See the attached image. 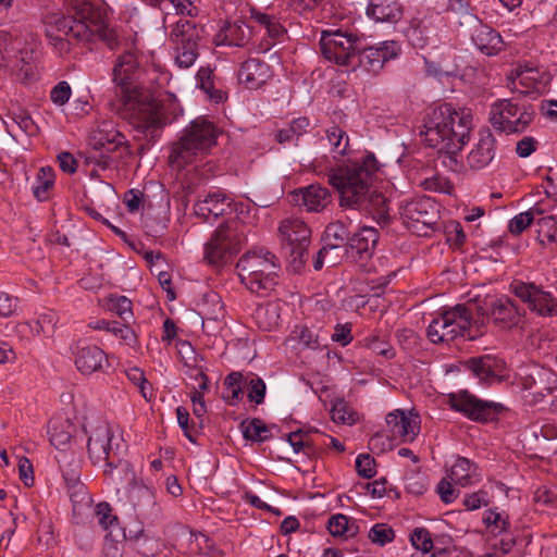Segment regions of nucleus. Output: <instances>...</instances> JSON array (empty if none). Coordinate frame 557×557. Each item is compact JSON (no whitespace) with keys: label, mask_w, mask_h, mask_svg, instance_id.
<instances>
[{"label":"nucleus","mask_w":557,"mask_h":557,"mask_svg":"<svg viewBox=\"0 0 557 557\" xmlns=\"http://www.w3.org/2000/svg\"><path fill=\"white\" fill-rule=\"evenodd\" d=\"M71 13L48 14L45 17L46 36L60 54L71 51L72 41L89 44L103 41L109 48L117 44L115 30L107 23L106 10L90 0H73Z\"/></svg>","instance_id":"nucleus-1"},{"label":"nucleus","mask_w":557,"mask_h":557,"mask_svg":"<svg viewBox=\"0 0 557 557\" xmlns=\"http://www.w3.org/2000/svg\"><path fill=\"white\" fill-rule=\"evenodd\" d=\"M141 75L134 52L128 51L119 57L113 69V82L120 89L122 114L134 128L153 138L164 125V117L159 101L140 81Z\"/></svg>","instance_id":"nucleus-2"},{"label":"nucleus","mask_w":557,"mask_h":557,"mask_svg":"<svg viewBox=\"0 0 557 557\" xmlns=\"http://www.w3.org/2000/svg\"><path fill=\"white\" fill-rule=\"evenodd\" d=\"M377 161L368 153L361 161L332 168L327 172L329 184L339 193L342 208L364 212H384L385 197L374 188Z\"/></svg>","instance_id":"nucleus-3"},{"label":"nucleus","mask_w":557,"mask_h":557,"mask_svg":"<svg viewBox=\"0 0 557 557\" xmlns=\"http://www.w3.org/2000/svg\"><path fill=\"white\" fill-rule=\"evenodd\" d=\"M240 282L252 293L272 290L281 269L278 259L271 251L260 248L243 255L236 264Z\"/></svg>","instance_id":"nucleus-4"},{"label":"nucleus","mask_w":557,"mask_h":557,"mask_svg":"<svg viewBox=\"0 0 557 557\" xmlns=\"http://www.w3.org/2000/svg\"><path fill=\"white\" fill-rule=\"evenodd\" d=\"M473 128L471 110H456L450 103L432 110L424 124L419 128V136L438 137L440 139H467Z\"/></svg>","instance_id":"nucleus-5"},{"label":"nucleus","mask_w":557,"mask_h":557,"mask_svg":"<svg viewBox=\"0 0 557 557\" xmlns=\"http://www.w3.org/2000/svg\"><path fill=\"white\" fill-rule=\"evenodd\" d=\"M472 327L471 309L466 305H457L434 318L426 335L434 344L449 343L459 336L474 339L476 334L472 333Z\"/></svg>","instance_id":"nucleus-6"},{"label":"nucleus","mask_w":557,"mask_h":557,"mask_svg":"<svg viewBox=\"0 0 557 557\" xmlns=\"http://www.w3.org/2000/svg\"><path fill=\"white\" fill-rule=\"evenodd\" d=\"M246 242L244 225L233 220L220 225L205 244L203 259L211 265L227 263Z\"/></svg>","instance_id":"nucleus-7"},{"label":"nucleus","mask_w":557,"mask_h":557,"mask_svg":"<svg viewBox=\"0 0 557 557\" xmlns=\"http://www.w3.org/2000/svg\"><path fill=\"white\" fill-rule=\"evenodd\" d=\"M278 233L293 270L300 271L308 260L311 230L302 220L287 218L281 222Z\"/></svg>","instance_id":"nucleus-8"},{"label":"nucleus","mask_w":557,"mask_h":557,"mask_svg":"<svg viewBox=\"0 0 557 557\" xmlns=\"http://www.w3.org/2000/svg\"><path fill=\"white\" fill-rule=\"evenodd\" d=\"M320 47L329 61L342 66H355L357 51L361 50V37L343 29L323 30Z\"/></svg>","instance_id":"nucleus-9"},{"label":"nucleus","mask_w":557,"mask_h":557,"mask_svg":"<svg viewBox=\"0 0 557 557\" xmlns=\"http://www.w3.org/2000/svg\"><path fill=\"white\" fill-rule=\"evenodd\" d=\"M202 33L203 29L190 20L180 18L173 24L169 40L175 51V62L181 69L190 67L197 60Z\"/></svg>","instance_id":"nucleus-10"},{"label":"nucleus","mask_w":557,"mask_h":557,"mask_svg":"<svg viewBox=\"0 0 557 557\" xmlns=\"http://www.w3.org/2000/svg\"><path fill=\"white\" fill-rule=\"evenodd\" d=\"M533 120V112L518 107L509 99H500L491 106L490 121L493 127L505 135L525 131Z\"/></svg>","instance_id":"nucleus-11"},{"label":"nucleus","mask_w":557,"mask_h":557,"mask_svg":"<svg viewBox=\"0 0 557 557\" xmlns=\"http://www.w3.org/2000/svg\"><path fill=\"white\" fill-rule=\"evenodd\" d=\"M509 87L522 95L539 96L550 82L549 73L532 64L518 65L508 76Z\"/></svg>","instance_id":"nucleus-12"},{"label":"nucleus","mask_w":557,"mask_h":557,"mask_svg":"<svg viewBox=\"0 0 557 557\" xmlns=\"http://www.w3.org/2000/svg\"><path fill=\"white\" fill-rule=\"evenodd\" d=\"M449 405L454 410L463 413L470 420L479 422L494 420L504 408L502 404L481 400L467 391L450 394Z\"/></svg>","instance_id":"nucleus-13"},{"label":"nucleus","mask_w":557,"mask_h":557,"mask_svg":"<svg viewBox=\"0 0 557 557\" xmlns=\"http://www.w3.org/2000/svg\"><path fill=\"white\" fill-rule=\"evenodd\" d=\"M127 499L138 518L151 522L161 518L162 508L156 499V491L143 482H134L128 487Z\"/></svg>","instance_id":"nucleus-14"},{"label":"nucleus","mask_w":557,"mask_h":557,"mask_svg":"<svg viewBox=\"0 0 557 557\" xmlns=\"http://www.w3.org/2000/svg\"><path fill=\"white\" fill-rule=\"evenodd\" d=\"M399 51L400 48L395 41H384L377 47H364L361 40V50L357 51L355 66L377 74L386 62L397 58Z\"/></svg>","instance_id":"nucleus-15"},{"label":"nucleus","mask_w":557,"mask_h":557,"mask_svg":"<svg viewBox=\"0 0 557 557\" xmlns=\"http://www.w3.org/2000/svg\"><path fill=\"white\" fill-rule=\"evenodd\" d=\"M114 434L108 423H101L88 437L87 449L94 465L106 463L119 454L120 445L113 446Z\"/></svg>","instance_id":"nucleus-16"},{"label":"nucleus","mask_w":557,"mask_h":557,"mask_svg":"<svg viewBox=\"0 0 557 557\" xmlns=\"http://www.w3.org/2000/svg\"><path fill=\"white\" fill-rule=\"evenodd\" d=\"M379 240V232L374 227L363 226L350 236L347 250L349 258L367 270Z\"/></svg>","instance_id":"nucleus-17"},{"label":"nucleus","mask_w":557,"mask_h":557,"mask_svg":"<svg viewBox=\"0 0 557 557\" xmlns=\"http://www.w3.org/2000/svg\"><path fill=\"white\" fill-rule=\"evenodd\" d=\"M215 144L216 141H172L169 164L172 169L182 170Z\"/></svg>","instance_id":"nucleus-18"},{"label":"nucleus","mask_w":557,"mask_h":557,"mask_svg":"<svg viewBox=\"0 0 557 557\" xmlns=\"http://www.w3.org/2000/svg\"><path fill=\"white\" fill-rule=\"evenodd\" d=\"M487 314L495 324L509 330L523 322L524 310H520L510 298L502 297L491 302Z\"/></svg>","instance_id":"nucleus-19"},{"label":"nucleus","mask_w":557,"mask_h":557,"mask_svg":"<svg viewBox=\"0 0 557 557\" xmlns=\"http://www.w3.org/2000/svg\"><path fill=\"white\" fill-rule=\"evenodd\" d=\"M404 215L412 223L433 228L438 219L437 203L430 197L413 199L405 206Z\"/></svg>","instance_id":"nucleus-20"},{"label":"nucleus","mask_w":557,"mask_h":557,"mask_svg":"<svg viewBox=\"0 0 557 557\" xmlns=\"http://www.w3.org/2000/svg\"><path fill=\"white\" fill-rule=\"evenodd\" d=\"M386 424L392 437L404 443L412 442L419 433L418 417H408L404 410H395L386 416Z\"/></svg>","instance_id":"nucleus-21"},{"label":"nucleus","mask_w":557,"mask_h":557,"mask_svg":"<svg viewBox=\"0 0 557 557\" xmlns=\"http://www.w3.org/2000/svg\"><path fill=\"white\" fill-rule=\"evenodd\" d=\"M251 38L250 27L240 18L225 21L214 36L216 46L244 47Z\"/></svg>","instance_id":"nucleus-22"},{"label":"nucleus","mask_w":557,"mask_h":557,"mask_svg":"<svg viewBox=\"0 0 557 557\" xmlns=\"http://www.w3.org/2000/svg\"><path fill=\"white\" fill-rule=\"evenodd\" d=\"M76 369L85 375L102 370L107 356L102 349L95 345L76 346L73 351Z\"/></svg>","instance_id":"nucleus-23"},{"label":"nucleus","mask_w":557,"mask_h":557,"mask_svg":"<svg viewBox=\"0 0 557 557\" xmlns=\"http://www.w3.org/2000/svg\"><path fill=\"white\" fill-rule=\"evenodd\" d=\"M232 199L221 191L209 193L205 199L198 200L194 206L195 214L205 222H210L223 215L231 208Z\"/></svg>","instance_id":"nucleus-24"},{"label":"nucleus","mask_w":557,"mask_h":557,"mask_svg":"<svg viewBox=\"0 0 557 557\" xmlns=\"http://www.w3.org/2000/svg\"><path fill=\"white\" fill-rule=\"evenodd\" d=\"M271 76L270 66L259 59H248L238 72L240 84L248 89L261 87Z\"/></svg>","instance_id":"nucleus-25"},{"label":"nucleus","mask_w":557,"mask_h":557,"mask_svg":"<svg viewBox=\"0 0 557 557\" xmlns=\"http://www.w3.org/2000/svg\"><path fill=\"white\" fill-rule=\"evenodd\" d=\"M475 47L486 55H495L504 49V41L498 32L485 24H479L472 34Z\"/></svg>","instance_id":"nucleus-26"},{"label":"nucleus","mask_w":557,"mask_h":557,"mask_svg":"<svg viewBox=\"0 0 557 557\" xmlns=\"http://www.w3.org/2000/svg\"><path fill=\"white\" fill-rule=\"evenodd\" d=\"M103 467L106 479L115 486L124 483L131 486L134 482H137L133 466L127 460L121 458L120 454L113 456Z\"/></svg>","instance_id":"nucleus-27"},{"label":"nucleus","mask_w":557,"mask_h":557,"mask_svg":"<svg viewBox=\"0 0 557 557\" xmlns=\"http://www.w3.org/2000/svg\"><path fill=\"white\" fill-rule=\"evenodd\" d=\"M463 144L465 141H436L430 148L436 151V161L444 168L458 172L462 168L460 152Z\"/></svg>","instance_id":"nucleus-28"},{"label":"nucleus","mask_w":557,"mask_h":557,"mask_svg":"<svg viewBox=\"0 0 557 557\" xmlns=\"http://www.w3.org/2000/svg\"><path fill=\"white\" fill-rule=\"evenodd\" d=\"M294 200L310 212H320L330 203L331 195L325 187L310 185L295 194Z\"/></svg>","instance_id":"nucleus-29"},{"label":"nucleus","mask_w":557,"mask_h":557,"mask_svg":"<svg viewBox=\"0 0 557 557\" xmlns=\"http://www.w3.org/2000/svg\"><path fill=\"white\" fill-rule=\"evenodd\" d=\"M465 367L481 382L490 383L498 377L500 362L491 355H484L468 359Z\"/></svg>","instance_id":"nucleus-30"},{"label":"nucleus","mask_w":557,"mask_h":557,"mask_svg":"<svg viewBox=\"0 0 557 557\" xmlns=\"http://www.w3.org/2000/svg\"><path fill=\"white\" fill-rule=\"evenodd\" d=\"M367 15L376 22L396 23L403 17V9L396 1L372 0L367 8Z\"/></svg>","instance_id":"nucleus-31"},{"label":"nucleus","mask_w":557,"mask_h":557,"mask_svg":"<svg viewBox=\"0 0 557 557\" xmlns=\"http://www.w3.org/2000/svg\"><path fill=\"white\" fill-rule=\"evenodd\" d=\"M280 305L276 302H265L258 305L252 312V319L262 331H271L280 324Z\"/></svg>","instance_id":"nucleus-32"},{"label":"nucleus","mask_w":557,"mask_h":557,"mask_svg":"<svg viewBox=\"0 0 557 557\" xmlns=\"http://www.w3.org/2000/svg\"><path fill=\"white\" fill-rule=\"evenodd\" d=\"M405 34L412 47L423 49L432 41L431 22L426 18L412 20Z\"/></svg>","instance_id":"nucleus-33"},{"label":"nucleus","mask_w":557,"mask_h":557,"mask_svg":"<svg viewBox=\"0 0 557 557\" xmlns=\"http://www.w3.org/2000/svg\"><path fill=\"white\" fill-rule=\"evenodd\" d=\"M479 476L476 466L465 457L457 458L448 474L450 481L461 486L472 484L474 481L479 480Z\"/></svg>","instance_id":"nucleus-34"},{"label":"nucleus","mask_w":557,"mask_h":557,"mask_svg":"<svg viewBox=\"0 0 557 557\" xmlns=\"http://www.w3.org/2000/svg\"><path fill=\"white\" fill-rule=\"evenodd\" d=\"M346 257L349 258L347 246L325 243L317 253L313 268L314 270L319 271L323 268L324 264L327 267H335L342 263Z\"/></svg>","instance_id":"nucleus-35"},{"label":"nucleus","mask_w":557,"mask_h":557,"mask_svg":"<svg viewBox=\"0 0 557 557\" xmlns=\"http://www.w3.org/2000/svg\"><path fill=\"white\" fill-rule=\"evenodd\" d=\"M127 141L122 143L119 141H96L92 147L94 154H89L86 157V163H96L98 166L102 169H107L110 165L111 153L120 148L128 149L129 146L126 145Z\"/></svg>","instance_id":"nucleus-36"},{"label":"nucleus","mask_w":557,"mask_h":557,"mask_svg":"<svg viewBox=\"0 0 557 557\" xmlns=\"http://www.w3.org/2000/svg\"><path fill=\"white\" fill-rule=\"evenodd\" d=\"M223 135V132L212 122L198 117L190 123L187 128V135L180 139H216Z\"/></svg>","instance_id":"nucleus-37"},{"label":"nucleus","mask_w":557,"mask_h":557,"mask_svg":"<svg viewBox=\"0 0 557 557\" xmlns=\"http://www.w3.org/2000/svg\"><path fill=\"white\" fill-rule=\"evenodd\" d=\"M494 141H478L467 156V161L472 169L486 166L494 158Z\"/></svg>","instance_id":"nucleus-38"},{"label":"nucleus","mask_w":557,"mask_h":557,"mask_svg":"<svg viewBox=\"0 0 557 557\" xmlns=\"http://www.w3.org/2000/svg\"><path fill=\"white\" fill-rule=\"evenodd\" d=\"M541 286L533 282L513 281L509 285V290L516 297H518L523 304H525L530 311L533 312V308H536L537 294Z\"/></svg>","instance_id":"nucleus-39"},{"label":"nucleus","mask_w":557,"mask_h":557,"mask_svg":"<svg viewBox=\"0 0 557 557\" xmlns=\"http://www.w3.org/2000/svg\"><path fill=\"white\" fill-rule=\"evenodd\" d=\"M37 185L33 187V194L39 201L48 199V191L54 185V171L51 166H41L37 173Z\"/></svg>","instance_id":"nucleus-40"},{"label":"nucleus","mask_w":557,"mask_h":557,"mask_svg":"<svg viewBox=\"0 0 557 557\" xmlns=\"http://www.w3.org/2000/svg\"><path fill=\"white\" fill-rule=\"evenodd\" d=\"M197 81L200 89H202L214 102L219 103L226 99L225 92L214 87L213 73L211 69H199L197 72Z\"/></svg>","instance_id":"nucleus-41"},{"label":"nucleus","mask_w":557,"mask_h":557,"mask_svg":"<svg viewBox=\"0 0 557 557\" xmlns=\"http://www.w3.org/2000/svg\"><path fill=\"white\" fill-rule=\"evenodd\" d=\"M327 529L333 536L351 537L356 535L358 525L347 516L338 513L330 518Z\"/></svg>","instance_id":"nucleus-42"},{"label":"nucleus","mask_w":557,"mask_h":557,"mask_svg":"<svg viewBox=\"0 0 557 557\" xmlns=\"http://www.w3.org/2000/svg\"><path fill=\"white\" fill-rule=\"evenodd\" d=\"M133 542L134 548L144 557H156L161 548V543L158 539L148 536L144 530H140L134 537H129Z\"/></svg>","instance_id":"nucleus-43"},{"label":"nucleus","mask_w":557,"mask_h":557,"mask_svg":"<svg viewBox=\"0 0 557 557\" xmlns=\"http://www.w3.org/2000/svg\"><path fill=\"white\" fill-rule=\"evenodd\" d=\"M74 426L69 421L52 423L50 428V442L58 449H65L70 444Z\"/></svg>","instance_id":"nucleus-44"},{"label":"nucleus","mask_w":557,"mask_h":557,"mask_svg":"<svg viewBox=\"0 0 557 557\" xmlns=\"http://www.w3.org/2000/svg\"><path fill=\"white\" fill-rule=\"evenodd\" d=\"M349 238V230L342 220L330 223L324 231V242L329 244L347 246Z\"/></svg>","instance_id":"nucleus-45"},{"label":"nucleus","mask_w":557,"mask_h":557,"mask_svg":"<svg viewBox=\"0 0 557 557\" xmlns=\"http://www.w3.org/2000/svg\"><path fill=\"white\" fill-rule=\"evenodd\" d=\"M533 312L543 318L557 317V298L541 286Z\"/></svg>","instance_id":"nucleus-46"},{"label":"nucleus","mask_w":557,"mask_h":557,"mask_svg":"<svg viewBox=\"0 0 557 557\" xmlns=\"http://www.w3.org/2000/svg\"><path fill=\"white\" fill-rule=\"evenodd\" d=\"M543 213L544 210L541 207L534 206L528 211L515 215L509 222V232L512 235H520L528 226L531 225L535 215H541Z\"/></svg>","instance_id":"nucleus-47"},{"label":"nucleus","mask_w":557,"mask_h":557,"mask_svg":"<svg viewBox=\"0 0 557 557\" xmlns=\"http://www.w3.org/2000/svg\"><path fill=\"white\" fill-rule=\"evenodd\" d=\"M240 429L246 440L264 442L269 438V429L260 419L243 421Z\"/></svg>","instance_id":"nucleus-48"},{"label":"nucleus","mask_w":557,"mask_h":557,"mask_svg":"<svg viewBox=\"0 0 557 557\" xmlns=\"http://www.w3.org/2000/svg\"><path fill=\"white\" fill-rule=\"evenodd\" d=\"M244 382L245 377L240 372H232L225 377L224 386L227 391V394L224 395V398L228 401L230 405H235L243 395L245 387Z\"/></svg>","instance_id":"nucleus-49"},{"label":"nucleus","mask_w":557,"mask_h":557,"mask_svg":"<svg viewBox=\"0 0 557 557\" xmlns=\"http://www.w3.org/2000/svg\"><path fill=\"white\" fill-rule=\"evenodd\" d=\"M287 441L294 448L295 453H299L304 449H307L308 454L313 453L318 448L319 444L317 438L311 437V431L302 432L301 430L290 432L287 435Z\"/></svg>","instance_id":"nucleus-50"},{"label":"nucleus","mask_w":557,"mask_h":557,"mask_svg":"<svg viewBox=\"0 0 557 557\" xmlns=\"http://www.w3.org/2000/svg\"><path fill=\"white\" fill-rule=\"evenodd\" d=\"M356 416L344 399H336L331 408V418L335 423L352 424L356 422Z\"/></svg>","instance_id":"nucleus-51"},{"label":"nucleus","mask_w":557,"mask_h":557,"mask_svg":"<svg viewBox=\"0 0 557 557\" xmlns=\"http://www.w3.org/2000/svg\"><path fill=\"white\" fill-rule=\"evenodd\" d=\"M483 522L486 528L494 534H502L509 529L507 517L496 510H487L483 516Z\"/></svg>","instance_id":"nucleus-52"},{"label":"nucleus","mask_w":557,"mask_h":557,"mask_svg":"<svg viewBox=\"0 0 557 557\" xmlns=\"http://www.w3.org/2000/svg\"><path fill=\"white\" fill-rule=\"evenodd\" d=\"M244 384L247 387V397L249 401L255 403L256 405L262 404L267 389L264 381L258 376H247L245 377Z\"/></svg>","instance_id":"nucleus-53"},{"label":"nucleus","mask_w":557,"mask_h":557,"mask_svg":"<svg viewBox=\"0 0 557 557\" xmlns=\"http://www.w3.org/2000/svg\"><path fill=\"white\" fill-rule=\"evenodd\" d=\"M310 123L307 117L293 120L286 127L278 131L277 139H294L307 133Z\"/></svg>","instance_id":"nucleus-54"},{"label":"nucleus","mask_w":557,"mask_h":557,"mask_svg":"<svg viewBox=\"0 0 557 557\" xmlns=\"http://www.w3.org/2000/svg\"><path fill=\"white\" fill-rule=\"evenodd\" d=\"M537 238L542 245L557 244V223L553 218H542L539 221Z\"/></svg>","instance_id":"nucleus-55"},{"label":"nucleus","mask_w":557,"mask_h":557,"mask_svg":"<svg viewBox=\"0 0 557 557\" xmlns=\"http://www.w3.org/2000/svg\"><path fill=\"white\" fill-rule=\"evenodd\" d=\"M108 307L110 311L117 314L125 322H128L129 319L133 317L132 301L125 296L110 297Z\"/></svg>","instance_id":"nucleus-56"},{"label":"nucleus","mask_w":557,"mask_h":557,"mask_svg":"<svg viewBox=\"0 0 557 557\" xmlns=\"http://www.w3.org/2000/svg\"><path fill=\"white\" fill-rule=\"evenodd\" d=\"M394 537V530L385 523H376L369 531V539L381 546L392 542Z\"/></svg>","instance_id":"nucleus-57"},{"label":"nucleus","mask_w":557,"mask_h":557,"mask_svg":"<svg viewBox=\"0 0 557 557\" xmlns=\"http://www.w3.org/2000/svg\"><path fill=\"white\" fill-rule=\"evenodd\" d=\"M59 320L58 314L52 310H46L40 313L38 319L35 322V327L33 329L36 334H48L52 333L54 326Z\"/></svg>","instance_id":"nucleus-58"},{"label":"nucleus","mask_w":557,"mask_h":557,"mask_svg":"<svg viewBox=\"0 0 557 557\" xmlns=\"http://www.w3.org/2000/svg\"><path fill=\"white\" fill-rule=\"evenodd\" d=\"M111 507L108 503H99L96 506V517L98 523L103 530H110L111 532L117 525V518L111 513Z\"/></svg>","instance_id":"nucleus-59"},{"label":"nucleus","mask_w":557,"mask_h":557,"mask_svg":"<svg viewBox=\"0 0 557 557\" xmlns=\"http://www.w3.org/2000/svg\"><path fill=\"white\" fill-rule=\"evenodd\" d=\"M412 545L423 552L429 553L433 547L431 533L425 528H416L410 534Z\"/></svg>","instance_id":"nucleus-60"},{"label":"nucleus","mask_w":557,"mask_h":557,"mask_svg":"<svg viewBox=\"0 0 557 557\" xmlns=\"http://www.w3.org/2000/svg\"><path fill=\"white\" fill-rule=\"evenodd\" d=\"M323 0H290L288 8L294 13L309 18Z\"/></svg>","instance_id":"nucleus-61"},{"label":"nucleus","mask_w":557,"mask_h":557,"mask_svg":"<svg viewBox=\"0 0 557 557\" xmlns=\"http://www.w3.org/2000/svg\"><path fill=\"white\" fill-rule=\"evenodd\" d=\"M356 469L359 475L371 479L376 474L375 460L368 454H361L356 459Z\"/></svg>","instance_id":"nucleus-62"},{"label":"nucleus","mask_w":557,"mask_h":557,"mask_svg":"<svg viewBox=\"0 0 557 557\" xmlns=\"http://www.w3.org/2000/svg\"><path fill=\"white\" fill-rule=\"evenodd\" d=\"M110 333L123 341L128 346H134L137 342L136 333L127 324H121L116 321H113Z\"/></svg>","instance_id":"nucleus-63"},{"label":"nucleus","mask_w":557,"mask_h":557,"mask_svg":"<svg viewBox=\"0 0 557 557\" xmlns=\"http://www.w3.org/2000/svg\"><path fill=\"white\" fill-rule=\"evenodd\" d=\"M26 54L27 53H24L22 51L15 53L14 55L10 54L9 62H11V65H8L7 70L16 73L18 76L23 75L24 78H27L29 75L30 66L26 61Z\"/></svg>","instance_id":"nucleus-64"}]
</instances>
